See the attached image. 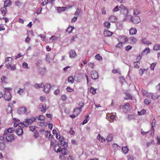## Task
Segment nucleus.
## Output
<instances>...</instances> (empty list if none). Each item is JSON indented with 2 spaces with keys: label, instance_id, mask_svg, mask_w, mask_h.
<instances>
[{
  "label": "nucleus",
  "instance_id": "b1692460",
  "mask_svg": "<svg viewBox=\"0 0 160 160\" xmlns=\"http://www.w3.org/2000/svg\"><path fill=\"white\" fill-rule=\"evenodd\" d=\"M150 52V50L148 48H147L142 51V55H147Z\"/></svg>",
  "mask_w": 160,
  "mask_h": 160
},
{
  "label": "nucleus",
  "instance_id": "8fccbe9b",
  "mask_svg": "<svg viewBox=\"0 0 160 160\" xmlns=\"http://www.w3.org/2000/svg\"><path fill=\"white\" fill-rule=\"evenodd\" d=\"M135 119L134 116L133 115H128V119L129 120H131Z\"/></svg>",
  "mask_w": 160,
  "mask_h": 160
},
{
  "label": "nucleus",
  "instance_id": "603ef678",
  "mask_svg": "<svg viewBox=\"0 0 160 160\" xmlns=\"http://www.w3.org/2000/svg\"><path fill=\"white\" fill-rule=\"evenodd\" d=\"M95 58L97 60H102V57L100 56L99 54H97L95 56Z\"/></svg>",
  "mask_w": 160,
  "mask_h": 160
},
{
  "label": "nucleus",
  "instance_id": "dca6fc26",
  "mask_svg": "<svg viewBox=\"0 0 160 160\" xmlns=\"http://www.w3.org/2000/svg\"><path fill=\"white\" fill-rule=\"evenodd\" d=\"M113 32L107 30H105L103 32V34L105 37H109L112 35Z\"/></svg>",
  "mask_w": 160,
  "mask_h": 160
},
{
  "label": "nucleus",
  "instance_id": "ea45409f",
  "mask_svg": "<svg viewBox=\"0 0 160 160\" xmlns=\"http://www.w3.org/2000/svg\"><path fill=\"white\" fill-rule=\"evenodd\" d=\"M146 112V111L144 109H143L141 111H138V114L139 115H142L144 114H145Z\"/></svg>",
  "mask_w": 160,
  "mask_h": 160
},
{
  "label": "nucleus",
  "instance_id": "f257e3e1",
  "mask_svg": "<svg viewBox=\"0 0 160 160\" xmlns=\"http://www.w3.org/2000/svg\"><path fill=\"white\" fill-rule=\"evenodd\" d=\"M54 150L57 153L61 152V153L63 155H66L67 154V149L66 148H63L61 149L59 143L55 145L54 147Z\"/></svg>",
  "mask_w": 160,
  "mask_h": 160
},
{
  "label": "nucleus",
  "instance_id": "cd10ccee",
  "mask_svg": "<svg viewBox=\"0 0 160 160\" xmlns=\"http://www.w3.org/2000/svg\"><path fill=\"white\" fill-rule=\"evenodd\" d=\"M141 13L140 10L138 8H135L134 9L133 14L137 15Z\"/></svg>",
  "mask_w": 160,
  "mask_h": 160
},
{
  "label": "nucleus",
  "instance_id": "20e7f679",
  "mask_svg": "<svg viewBox=\"0 0 160 160\" xmlns=\"http://www.w3.org/2000/svg\"><path fill=\"white\" fill-rule=\"evenodd\" d=\"M130 21L134 24H138L141 22V19L138 17H131Z\"/></svg>",
  "mask_w": 160,
  "mask_h": 160
},
{
  "label": "nucleus",
  "instance_id": "a211bd4d",
  "mask_svg": "<svg viewBox=\"0 0 160 160\" xmlns=\"http://www.w3.org/2000/svg\"><path fill=\"white\" fill-rule=\"evenodd\" d=\"M141 41L143 44L147 45H149L152 44V42H149L148 41H147V39L144 37L142 38Z\"/></svg>",
  "mask_w": 160,
  "mask_h": 160
},
{
  "label": "nucleus",
  "instance_id": "a19ab883",
  "mask_svg": "<svg viewBox=\"0 0 160 160\" xmlns=\"http://www.w3.org/2000/svg\"><path fill=\"white\" fill-rule=\"evenodd\" d=\"M160 96L158 94H155V95H153L152 93V95L151 96V98L153 99V100H155L156 99L158 98Z\"/></svg>",
  "mask_w": 160,
  "mask_h": 160
},
{
  "label": "nucleus",
  "instance_id": "f8f14e48",
  "mask_svg": "<svg viewBox=\"0 0 160 160\" xmlns=\"http://www.w3.org/2000/svg\"><path fill=\"white\" fill-rule=\"evenodd\" d=\"M91 75L92 79H96L98 77V72L95 70H93L91 72Z\"/></svg>",
  "mask_w": 160,
  "mask_h": 160
},
{
  "label": "nucleus",
  "instance_id": "c756f323",
  "mask_svg": "<svg viewBox=\"0 0 160 160\" xmlns=\"http://www.w3.org/2000/svg\"><path fill=\"white\" fill-rule=\"evenodd\" d=\"M133 64L135 68H138L140 66V63L138 61L134 62L133 63Z\"/></svg>",
  "mask_w": 160,
  "mask_h": 160
},
{
  "label": "nucleus",
  "instance_id": "a878e982",
  "mask_svg": "<svg viewBox=\"0 0 160 160\" xmlns=\"http://www.w3.org/2000/svg\"><path fill=\"white\" fill-rule=\"evenodd\" d=\"M0 11L1 12L2 15L4 16L6 13L7 9L5 7H3L1 8Z\"/></svg>",
  "mask_w": 160,
  "mask_h": 160
},
{
  "label": "nucleus",
  "instance_id": "c9c22d12",
  "mask_svg": "<svg viewBox=\"0 0 160 160\" xmlns=\"http://www.w3.org/2000/svg\"><path fill=\"white\" fill-rule=\"evenodd\" d=\"M89 116L88 115H87L86 116L85 119L84 120V121L82 123V125H84L88 122V121L89 119Z\"/></svg>",
  "mask_w": 160,
  "mask_h": 160
},
{
  "label": "nucleus",
  "instance_id": "e2e57ef3",
  "mask_svg": "<svg viewBox=\"0 0 160 160\" xmlns=\"http://www.w3.org/2000/svg\"><path fill=\"white\" fill-rule=\"evenodd\" d=\"M156 120L155 118L153 119L151 123L152 126H156Z\"/></svg>",
  "mask_w": 160,
  "mask_h": 160
},
{
  "label": "nucleus",
  "instance_id": "4be33fe9",
  "mask_svg": "<svg viewBox=\"0 0 160 160\" xmlns=\"http://www.w3.org/2000/svg\"><path fill=\"white\" fill-rule=\"evenodd\" d=\"M12 2L10 0H6L4 2V7L6 8V7H8L11 5Z\"/></svg>",
  "mask_w": 160,
  "mask_h": 160
},
{
  "label": "nucleus",
  "instance_id": "4468645a",
  "mask_svg": "<svg viewBox=\"0 0 160 160\" xmlns=\"http://www.w3.org/2000/svg\"><path fill=\"white\" fill-rule=\"evenodd\" d=\"M142 92L143 96H145L147 97H151V96L152 95V93L148 92L145 90L143 89H142Z\"/></svg>",
  "mask_w": 160,
  "mask_h": 160
},
{
  "label": "nucleus",
  "instance_id": "412c9836",
  "mask_svg": "<svg viewBox=\"0 0 160 160\" xmlns=\"http://www.w3.org/2000/svg\"><path fill=\"white\" fill-rule=\"evenodd\" d=\"M15 132L18 136L21 135L23 132V129L21 128H19L16 129Z\"/></svg>",
  "mask_w": 160,
  "mask_h": 160
},
{
  "label": "nucleus",
  "instance_id": "5701e85b",
  "mask_svg": "<svg viewBox=\"0 0 160 160\" xmlns=\"http://www.w3.org/2000/svg\"><path fill=\"white\" fill-rule=\"evenodd\" d=\"M45 135L47 138H48L50 140L52 139V135H51L50 132L48 131H45Z\"/></svg>",
  "mask_w": 160,
  "mask_h": 160
},
{
  "label": "nucleus",
  "instance_id": "0e129e2a",
  "mask_svg": "<svg viewBox=\"0 0 160 160\" xmlns=\"http://www.w3.org/2000/svg\"><path fill=\"white\" fill-rule=\"evenodd\" d=\"M155 126H152L151 132H152V133H151V135L152 136H153L154 135V132L155 131Z\"/></svg>",
  "mask_w": 160,
  "mask_h": 160
},
{
  "label": "nucleus",
  "instance_id": "9b49d317",
  "mask_svg": "<svg viewBox=\"0 0 160 160\" xmlns=\"http://www.w3.org/2000/svg\"><path fill=\"white\" fill-rule=\"evenodd\" d=\"M43 87H44V90L46 93H48L50 90L51 85L50 84L47 83L45 84L44 85H43Z\"/></svg>",
  "mask_w": 160,
  "mask_h": 160
},
{
  "label": "nucleus",
  "instance_id": "6e6d98bb",
  "mask_svg": "<svg viewBox=\"0 0 160 160\" xmlns=\"http://www.w3.org/2000/svg\"><path fill=\"white\" fill-rule=\"evenodd\" d=\"M15 4L16 6H18V7H20L21 5V2L19 1H16L15 2Z\"/></svg>",
  "mask_w": 160,
  "mask_h": 160
},
{
  "label": "nucleus",
  "instance_id": "2eb2a0df",
  "mask_svg": "<svg viewBox=\"0 0 160 160\" xmlns=\"http://www.w3.org/2000/svg\"><path fill=\"white\" fill-rule=\"evenodd\" d=\"M69 57L71 58H75L77 55L75 51L73 50H71L69 52Z\"/></svg>",
  "mask_w": 160,
  "mask_h": 160
},
{
  "label": "nucleus",
  "instance_id": "6e6552de",
  "mask_svg": "<svg viewBox=\"0 0 160 160\" xmlns=\"http://www.w3.org/2000/svg\"><path fill=\"white\" fill-rule=\"evenodd\" d=\"M18 113L19 114H22L24 113L26 115L28 114V113L27 112V109L25 107H22L20 108L18 111Z\"/></svg>",
  "mask_w": 160,
  "mask_h": 160
},
{
  "label": "nucleus",
  "instance_id": "c85d7f7f",
  "mask_svg": "<svg viewBox=\"0 0 160 160\" xmlns=\"http://www.w3.org/2000/svg\"><path fill=\"white\" fill-rule=\"evenodd\" d=\"M104 26L108 29L110 28L111 24L110 22L108 21H105L104 23Z\"/></svg>",
  "mask_w": 160,
  "mask_h": 160
},
{
  "label": "nucleus",
  "instance_id": "1a4fd4ad",
  "mask_svg": "<svg viewBox=\"0 0 160 160\" xmlns=\"http://www.w3.org/2000/svg\"><path fill=\"white\" fill-rule=\"evenodd\" d=\"M118 40L123 43H125L128 41V38L125 36H120L118 37Z\"/></svg>",
  "mask_w": 160,
  "mask_h": 160
},
{
  "label": "nucleus",
  "instance_id": "e433bc0d",
  "mask_svg": "<svg viewBox=\"0 0 160 160\" xmlns=\"http://www.w3.org/2000/svg\"><path fill=\"white\" fill-rule=\"evenodd\" d=\"M112 134H110L107 136L106 140L108 142L111 141L112 140Z\"/></svg>",
  "mask_w": 160,
  "mask_h": 160
},
{
  "label": "nucleus",
  "instance_id": "f03ea898",
  "mask_svg": "<svg viewBox=\"0 0 160 160\" xmlns=\"http://www.w3.org/2000/svg\"><path fill=\"white\" fill-rule=\"evenodd\" d=\"M36 118L34 117H31L30 118H27L23 122V124L25 127H28L29 125H30L34 122Z\"/></svg>",
  "mask_w": 160,
  "mask_h": 160
},
{
  "label": "nucleus",
  "instance_id": "6ab92c4d",
  "mask_svg": "<svg viewBox=\"0 0 160 160\" xmlns=\"http://www.w3.org/2000/svg\"><path fill=\"white\" fill-rule=\"evenodd\" d=\"M14 130V129L13 128H10L7 129V130H5L4 131L3 135L9 134L8 133H11Z\"/></svg>",
  "mask_w": 160,
  "mask_h": 160
},
{
  "label": "nucleus",
  "instance_id": "052dcab7",
  "mask_svg": "<svg viewBox=\"0 0 160 160\" xmlns=\"http://www.w3.org/2000/svg\"><path fill=\"white\" fill-rule=\"evenodd\" d=\"M132 47L130 45H128L125 47V50L127 51H129L132 48Z\"/></svg>",
  "mask_w": 160,
  "mask_h": 160
},
{
  "label": "nucleus",
  "instance_id": "864d4df0",
  "mask_svg": "<svg viewBox=\"0 0 160 160\" xmlns=\"http://www.w3.org/2000/svg\"><path fill=\"white\" fill-rule=\"evenodd\" d=\"M122 42L119 41V43L116 45V47L121 48L122 46Z\"/></svg>",
  "mask_w": 160,
  "mask_h": 160
},
{
  "label": "nucleus",
  "instance_id": "473e14b6",
  "mask_svg": "<svg viewBox=\"0 0 160 160\" xmlns=\"http://www.w3.org/2000/svg\"><path fill=\"white\" fill-rule=\"evenodd\" d=\"M122 150L125 154L127 153L129 151V149L127 146L122 147Z\"/></svg>",
  "mask_w": 160,
  "mask_h": 160
},
{
  "label": "nucleus",
  "instance_id": "0eeeda50",
  "mask_svg": "<svg viewBox=\"0 0 160 160\" xmlns=\"http://www.w3.org/2000/svg\"><path fill=\"white\" fill-rule=\"evenodd\" d=\"M119 8L122 9V10H123L124 11V15L126 17V18H128V16L129 15H128V9L125 6L123 5L122 4H121L119 7Z\"/></svg>",
  "mask_w": 160,
  "mask_h": 160
},
{
  "label": "nucleus",
  "instance_id": "338daca9",
  "mask_svg": "<svg viewBox=\"0 0 160 160\" xmlns=\"http://www.w3.org/2000/svg\"><path fill=\"white\" fill-rule=\"evenodd\" d=\"M60 93V90L58 89H57L55 90L54 92V94L55 95H58Z\"/></svg>",
  "mask_w": 160,
  "mask_h": 160
},
{
  "label": "nucleus",
  "instance_id": "3c124183",
  "mask_svg": "<svg viewBox=\"0 0 160 160\" xmlns=\"http://www.w3.org/2000/svg\"><path fill=\"white\" fill-rule=\"evenodd\" d=\"M144 103L146 105H149L151 102V101L150 100L147 99H145L144 101Z\"/></svg>",
  "mask_w": 160,
  "mask_h": 160
},
{
  "label": "nucleus",
  "instance_id": "7ed1b4c3",
  "mask_svg": "<svg viewBox=\"0 0 160 160\" xmlns=\"http://www.w3.org/2000/svg\"><path fill=\"white\" fill-rule=\"evenodd\" d=\"M12 61V58L11 57H8L6 58L4 63L7 68H9L11 66Z\"/></svg>",
  "mask_w": 160,
  "mask_h": 160
},
{
  "label": "nucleus",
  "instance_id": "4d7b16f0",
  "mask_svg": "<svg viewBox=\"0 0 160 160\" xmlns=\"http://www.w3.org/2000/svg\"><path fill=\"white\" fill-rule=\"evenodd\" d=\"M80 12V10L79 8H78L76 11L74 13V15L75 16H78L79 15Z\"/></svg>",
  "mask_w": 160,
  "mask_h": 160
},
{
  "label": "nucleus",
  "instance_id": "f3484780",
  "mask_svg": "<svg viewBox=\"0 0 160 160\" xmlns=\"http://www.w3.org/2000/svg\"><path fill=\"white\" fill-rule=\"evenodd\" d=\"M108 19L111 22L114 23L117 22V18L116 16L111 15L108 18Z\"/></svg>",
  "mask_w": 160,
  "mask_h": 160
},
{
  "label": "nucleus",
  "instance_id": "393cba45",
  "mask_svg": "<svg viewBox=\"0 0 160 160\" xmlns=\"http://www.w3.org/2000/svg\"><path fill=\"white\" fill-rule=\"evenodd\" d=\"M97 139L101 142H103L105 141V140L103 137H101L100 134H99L97 137Z\"/></svg>",
  "mask_w": 160,
  "mask_h": 160
},
{
  "label": "nucleus",
  "instance_id": "bf43d9fd",
  "mask_svg": "<svg viewBox=\"0 0 160 160\" xmlns=\"http://www.w3.org/2000/svg\"><path fill=\"white\" fill-rule=\"evenodd\" d=\"M19 89L20 90L18 91L17 93L20 95L22 94L23 93L24 90L23 89H21L20 88Z\"/></svg>",
  "mask_w": 160,
  "mask_h": 160
},
{
  "label": "nucleus",
  "instance_id": "774afa93",
  "mask_svg": "<svg viewBox=\"0 0 160 160\" xmlns=\"http://www.w3.org/2000/svg\"><path fill=\"white\" fill-rule=\"evenodd\" d=\"M45 119L44 117L42 115H40L38 118V119L40 121H43Z\"/></svg>",
  "mask_w": 160,
  "mask_h": 160
},
{
  "label": "nucleus",
  "instance_id": "58836bf2",
  "mask_svg": "<svg viewBox=\"0 0 160 160\" xmlns=\"http://www.w3.org/2000/svg\"><path fill=\"white\" fill-rule=\"evenodd\" d=\"M74 28V27H72V26L69 27L66 30V32H68L69 33L71 32L73 30Z\"/></svg>",
  "mask_w": 160,
  "mask_h": 160
},
{
  "label": "nucleus",
  "instance_id": "2f4dec72",
  "mask_svg": "<svg viewBox=\"0 0 160 160\" xmlns=\"http://www.w3.org/2000/svg\"><path fill=\"white\" fill-rule=\"evenodd\" d=\"M125 95H126L127 97L125 98V99H129V100H132V97L130 95V94L128 92H126L125 93Z\"/></svg>",
  "mask_w": 160,
  "mask_h": 160
},
{
  "label": "nucleus",
  "instance_id": "5fc2aeb1",
  "mask_svg": "<svg viewBox=\"0 0 160 160\" xmlns=\"http://www.w3.org/2000/svg\"><path fill=\"white\" fill-rule=\"evenodd\" d=\"M130 39L131 40L132 42L133 43H136L137 41V39L136 38L133 37H131L130 38Z\"/></svg>",
  "mask_w": 160,
  "mask_h": 160
},
{
  "label": "nucleus",
  "instance_id": "09e8293b",
  "mask_svg": "<svg viewBox=\"0 0 160 160\" xmlns=\"http://www.w3.org/2000/svg\"><path fill=\"white\" fill-rule=\"evenodd\" d=\"M60 144L59 143L60 146L61 145L62 146H63V147H67L68 146V143L67 142H66L64 141L63 142H60ZM59 143L58 142V144Z\"/></svg>",
  "mask_w": 160,
  "mask_h": 160
},
{
  "label": "nucleus",
  "instance_id": "69168bd1",
  "mask_svg": "<svg viewBox=\"0 0 160 160\" xmlns=\"http://www.w3.org/2000/svg\"><path fill=\"white\" fill-rule=\"evenodd\" d=\"M42 9V8H40L38 9L36 11V13L37 14H40Z\"/></svg>",
  "mask_w": 160,
  "mask_h": 160
},
{
  "label": "nucleus",
  "instance_id": "49530a36",
  "mask_svg": "<svg viewBox=\"0 0 160 160\" xmlns=\"http://www.w3.org/2000/svg\"><path fill=\"white\" fill-rule=\"evenodd\" d=\"M43 83H40L37 84H36L34 85V87L35 88H37L38 87V88H42V86H43Z\"/></svg>",
  "mask_w": 160,
  "mask_h": 160
},
{
  "label": "nucleus",
  "instance_id": "f704fd0d",
  "mask_svg": "<svg viewBox=\"0 0 160 160\" xmlns=\"http://www.w3.org/2000/svg\"><path fill=\"white\" fill-rule=\"evenodd\" d=\"M68 82L71 84H72L74 82V79L72 76H70L68 77Z\"/></svg>",
  "mask_w": 160,
  "mask_h": 160
},
{
  "label": "nucleus",
  "instance_id": "72a5a7b5",
  "mask_svg": "<svg viewBox=\"0 0 160 160\" xmlns=\"http://www.w3.org/2000/svg\"><path fill=\"white\" fill-rule=\"evenodd\" d=\"M153 49L155 51L159 50H160V44H156L153 47Z\"/></svg>",
  "mask_w": 160,
  "mask_h": 160
},
{
  "label": "nucleus",
  "instance_id": "c03bdc74",
  "mask_svg": "<svg viewBox=\"0 0 160 160\" xmlns=\"http://www.w3.org/2000/svg\"><path fill=\"white\" fill-rule=\"evenodd\" d=\"M5 144L4 142H1L0 144V149H3L5 148Z\"/></svg>",
  "mask_w": 160,
  "mask_h": 160
},
{
  "label": "nucleus",
  "instance_id": "39448f33",
  "mask_svg": "<svg viewBox=\"0 0 160 160\" xmlns=\"http://www.w3.org/2000/svg\"><path fill=\"white\" fill-rule=\"evenodd\" d=\"M4 135L5 136H6V139L8 142H11L14 140V137L13 134H7Z\"/></svg>",
  "mask_w": 160,
  "mask_h": 160
},
{
  "label": "nucleus",
  "instance_id": "a18cd8bd",
  "mask_svg": "<svg viewBox=\"0 0 160 160\" xmlns=\"http://www.w3.org/2000/svg\"><path fill=\"white\" fill-rule=\"evenodd\" d=\"M156 65V63L153 62L150 64V68L151 70H154V68Z\"/></svg>",
  "mask_w": 160,
  "mask_h": 160
},
{
  "label": "nucleus",
  "instance_id": "79ce46f5",
  "mask_svg": "<svg viewBox=\"0 0 160 160\" xmlns=\"http://www.w3.org/2000/svg\"><path fill=\"white\" fill-rule=\"evenodd\" d=\"M66 90L67 92H71L74 91V90L73 88H71L70 87H68L66 88Z\"/></svg>",
  "mask_w": 160,
  "mask_h": 160
},
{
  "label": "nucleus",
  "instance_id": "bb28decb",
  "mask_svg": "<svg viewBox=\"0 0 160 160\" xmlns=\"http://www.w3.org/2000/svg\"><path fill=\"white\" fill-rule=\"evenodd\" d=\"M48 0H40V3L41 5L44 6L48 4Z\"/></svg>",
  "mask_w": 160,
  "mask_h": 160
},
{
  "label": "nucleus",
  "instance_id": "7c9ffc66",
  "mask_svg": "<svg viewBox=\"0 0 160 160\" xmlns=\"http://www.w3.org/2000/svg\"><path fill=\"white\" fill-rule=\"evenodd\" d=\"M66 8V7H58L57 8V11L58 12H61L65 11Z\"/></svg>",
  "mask_w": 160,
  "mask_h": 160
},
{
  "label": "nucleus",
  "instance_id": "423d86ee",
  "mask_svg": "<svg viewBox=\"0 0 160 160\" xmlns=\"http://www.w3.org/2000/svg\"><path fill=\"white\" fill-rule=\"evenodd\" d=\"M83 103L82 102H80L79 103V108H77L74 109V112L75 113L76 112H77V115L79 114L80 112L82 110V108L83 107Z\"/></svg>",
  "mask_w": 160,
  "mask_h": 160
},
{
  "label": "nucleus",
  "instance_id": "ddd939ff",
  "mask_svg": "<svg viewBox=\"0 0 160 160\" xmlns=\"http://www.w3.org/2000/svg\"><path fill=\"white\" fill-rule=\"evenodd\" d=\"M38 109L42 112H45L46 111V105L43 104V103H40L39 104L38 107Z\"/></svg>",
  "mask_w": 160,
  "mask_h": 160
},
{
  "label": "nucleus",
  "instance_id": "680f3d73",
  "mask_svg": "<svg viewBox=\"0 0 160 160\" xmlns=\"http://www.w3.org/2000/svg\"><path fill=\"white\" fill-rule=\"evenodd\" d=\"M22 66L24 68H28V64L25 62H24L22 63Z\"/></svg>",
  "mask_w": 160,
  "mask_h": 160
},
{
  "label": "nucleus",
  "instance_id": "37998d69",
  "mask_svg": "<svg viewBox=\"0 0 160 160\" xmlns=\"http://www.w3.org/2000/svg\"><path fill=\"white\" fill-rule=\"evenodd\" d=\"M96 89L94 88L91 87L90 89V92L92 94H94L96 93Z\"/></svg>",
  "mask_w": 160,
  "mask_h": 160
},
{
  "label": "nucleus",
  "instance_id": "9d476101",
  "mask_svg": "<svg viewBox=\"0 0 160 160\" xmlns=\"http://www.w3.org/2000/svg\"><path fill=\"white\" fill-rule=\"evenodd\" d=\"M3 97L5 100L9 101L11 98L12 96L9 92L5 91V95Z\"/></svg>",
  "mask_w": 160,
  "mask_h": 160
},
{
  "label": "nucleus",
  "instance_id": "de8ad7c7",
  "mask_svg": "<svg viewBox=\"0 0 160 160\" xmlns=\"http://www.w3.org/2000/svg\"><path fill=\"white\" fill-rule=\"evenodd\" d=\"M145 71V69H140L139 70V73L140 76L143 75Z\"/></svg>",
  "mask_w": 160,
  "mask_h": 160
},
{
  "label": "nucleus",
  "instance_id": "aec40b11",
  "mask_svg": "<svg viewBox=\"0 0 160 160\" xmlns=\"http://www.w3.org/2000/svg\"><path fill=\"white\" fill-rule=\"evenodd\" d=\"M137 32V30L135 28H132L129 30V33L130 35L136 34Z\"/></svg>",
  "mask_w": 160,
  "mask_h": 160
},
{
  "label": "nucleus",
  "instance_id": "4c0bfd02",
  "mask_svg": "<svg viewBox=\"0 0 160 160\" xmlns=\"http://www.w3.org/2000/svg\"><path fill=\"white\" fill-rule=\"evenodd\" d=\"M58 39V37L55 36H52L49 39V41L50 42H52L55 40Z\"/></svg>",
  "mask_w": 160,
  "mask_h": 160
},
{
  "label": "nucleus",
  "instance_id": "13d9d810",
  "mask_svg": "<svg viewBox=\"0 0 160 160\" xmlns=\"http://www.w3.org/2000/svg\"><path fill=\"white\" fill-rule=\"evenodd\" d=\"M37 124L38 125L41 127H44L45 126V123L41 122H38L37 123Z\"/></svg>",
  "mask_w": 160,
  "mask_h": 160
}]
</instances>
